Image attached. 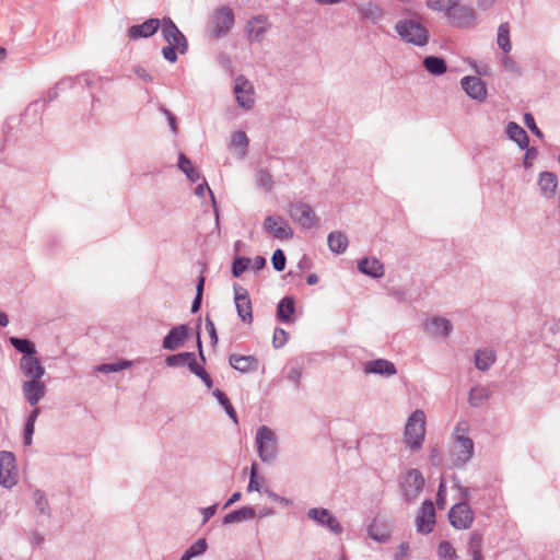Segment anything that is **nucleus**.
I'll list each match as a JSON object with an SVG mask.
<instances>
[{"label":"nucleus","mask_w":560,"mask_h":560,"mask_svg":"<svg viewBox=\"0 0 560 560\" xmlns=\"http://www.w3.org/2000/svg\"><path fill=\"white\" fill-rule=\"evenodd\" d=\"M469 423L459 421L453 432V444L450 451V457L453 466L462 467L466 465L474 455V442L468 436Z\"/></svg>","instance_id":"obj_1"},{"label":"nucleus","mask_w":560,"mask_h":560,"mask_svg":"<svg viewBox=\"0 0 560 560\" xmlns=\"http://www.w3.org/2000/svg\"><path fill=\"white\" fill-rule=\"evenodd\" d=\"M425 413L417 409L410 413L404 430V441L411 451H419L425 438Z\"/></svg>","instance_id":"obj_2"},{"label":"nucleus","mask_w":560,"mask_h":560,"mask_svg":"<svg viewBox=\"0 0 560 560\" xmlns=\"http://www.w3.org/2000/svg\"><path fill=\"white\" fill-rule=\"evenodd\" d=\"M395 31L401 40L423 47L429 42V32L425 26L416 19H402L395 25Z\"/></svg>","instance_id":"obj_3"},{"label":"nucleus","mask_w":560,"mask_h":560,"mask_svg":"<svg viewBox=\"0 0 560 560\" xmlns=\"http://www.w3.org/2000/svg\"><path fill=\"white\" fill-rule=\"evenodd\" d=\"M255 440L259 458L264 463L272 462L278 454L276 433L267 425H261L257 430Z\"/></svg>","instance_id":"obj_4"},{"label":"nucleus","mask_w":560,"mask_h":560,"mask_svg":"<svg viewBox=\"0 0 560 560\" xmlns=\"http://www.w3.org/2000/svg\"><path fill=\"white\" fill-rule=\"evenodd\" d=\"M425 479L420 470L411 468L400 476L399 487L406 501L415 500L422 492Z\"/></svg>","instance_id":"obj_5"},{"label":"nucleus","mask_w":560,"mask_h":560,"mask_svg":"<svg viewBox=\"0 0 560 560\" xmlns=\"http://www.w3.org/2000/svg\"><path fill=\"white\" fill-rule=\"evenodd\" d=\"M233 94L237 105L248 112L256 103L255 89L253 83L243 74L237 75L233 81Z\"/></svg>","instance_id":"obj_6"},{"label":"nucleus","mask_w":560,"mask_h":560,"mask_svg":"<svg viewBox=\"0 0 560 560\" xmlns=\"http://www.w3.org/2000/svg\"><path fill=\"white\" fill-rule=\"evenodd\" d=\"M234 25V13L229 7L215 9L210 19V33L214 37L226 35Z\"/></svg>","instance_id":"obj_7"},{"label":"nucleus","mask_w":560,"mask_h":560,"mask_svg":"<svg viewBox=\"0 0 560 560\" xmlns=\"http://www.w3.org/2000/svg\"><path fill=\"white\" fill-rule=\"evenodd\" d=\"M18 483L16 459L13 453L0 452V485L12 488Z\"/></svg>","instance_id":"obj_8"},{"label":"nucleus","mask_w":560,"mask_h":560,"mask_svg":"<svg viewBox=\"0 0 560 560\" xmlns=\"http://www.w3.org/2000/svg\"><path fill=\"white\" fill-rule=\"evenodd\" d=\"M290 218L304 229L317 226L318 218L313 208L304 202H294L289 207Z\"/></svg>","instance_id":"obj_9"},{"label":"nucleus","mask_w":560,"mask_h":560,"mask_svg":"<svg viewBox=\"0 0 560 560\" xmlns=\"http://www.w3.org/2000/svg\"><path fill=\"white\" fill-rule=\"evenodd\" d=\"M264 230L277 240H291L293 237V229L290 224L279 215H268L262 223Z\"/></svg>","instance_id":"obj_10"},{"label":"nucleus","mask_w":560,"mask_h":560,"mask_svg":"<svg viewBox=\"0 0 560 560\" xmlns=\"http://www.w3.org/2000/svg\"><path fill=\"white\" fill-rule=\"evenodd\" d=\"M307 517L314 521L317 525L329 529L336 535L342 533V526L337 517L327 509L313 508L307 511Z\"/></svg>","instance_id":"obj_11"},{"label":"nucleus","mask_w":560,"mask_h":560,"mask_svg":"<svg viewBox=\"0 0 560 560\" xmlns=\"http://www.w3.org/2000/svg\"><path fill=\"white\" fill-rule=\"evenodd\" d=\"M448 520L454 528L467 529L474 522V513L466 502H459L451 508Z\"/></svg>","instance_id":"obj_12"},{"label":"nucleus","mask_w":560,"mask_h":560,"mask_svg":"<svg viewBox=\"0 0 560 560\" xmlns=\"http://www.w3.org/2000/svg\"><path fill=\"white\" fill-rule=\"evenodd\" d=\"M162 36L170 45L177 47V50L180 54L186 52L187 40L170 18H164L162 20Z\"/></svg>","instance_id":"obj_13"},{"label":"nucleus","mask_w":560,"mask_h":560,"mask_svg":"<svg viewBox=\"0 0 560 560\" xmlns=\"http://www.w3.org/2000/svg\"><path fill=\"white\" fill-rule=\"evenodd\" d=\"M270 28L266 16L257 15L249 19L245 25V34L249 43L261 42Z\"/></svg>","instance_id":"obj_14"},{"label":"nucleus","mask_w":560,"mask_h":560,"mask_svg":"<svg viewBox=\"0 0 560 560\" xmlns=\"http://www.w3.org/2000/svg\"><path fill=\"white\" fill-rule=\"evenodd\" d=\"M435 523V510L432 501H424L420 509V514L416 518L417 532L429 534Z\"/></svg>","instance_id":"obj_15"},{"label":"nucleus","mask_w":560,"mask_h":560,"mask_svg":"<svg viewBox=\"0 0 560 560\" xmlns=\"http://www.w3.org/2000/svg\"><path fill=\"white\" fill-rule=\"evenodd\" d=\"M454 25L459 27L474 26L477 23V14L474 8L469 5H456L447 18Z\"/></svg>","instance_id":"obj_16"},{"label":"nucleus","mask_w":560,"mask_h":560,"mask_svg":"<svg viewBox=\"0 0 560 560\" xmlns=\"http://www.w3.org/2000/svg\"><path fill=\"white\" fill-rule=\"evenodd\" d=\"M463 90L475 101L483 102L487 97V89L483 81L478 77H464L460 81Z\"/></svg>","instance_id":"obj_17"},{"label":"nucleus","mask_w":560,"mask_h":560,"mask_svg":"<svg viewBox=\"0 0 560 560\" xmlns=\"http://www.w3.org/2000/svg\"><path fill=\"white\" fill-rule=\"evenodd\" d=\"M424 330L431 337H443L444 338V337H447L452 332L453 325L447 318H444L441 316H433L425 320Z\"/></svg>","instance_id":"obj_18"},{"label":"nucleus","mask_w":560,"mask_h":560,"mask_svg":"<svg viewBox=\"0 0 560 560\" xmlns=\"http://www.w3.org/2000/svg\"><path fill=\"white\" fill-rule=\"evenodd\" d=\"M22 392L27 402L35 406L45 396L46 385L40 380H26L22 384Z\"/></svg>","instance_id":"obj_19"},{"label":"nucleus","mask_w":560,"mask_h":560,"mask_svg":"<svg viewBox=\"0 0 560 560\" xmlns=\"http://www.w3.org/2000/svg\"><path fill=\"white\" fill-rule=\"evenodd\" d=\"M20 369L27 380H40L45 374V368L35 355H23Z\"/></svg>","instance_id":"obj_20"},{"label":"nucleus","mask_w":560,"mask_h":560,"mask_svg":"<svg viewBox=\"0 0 560 560\" xmlns=\"http://www.w3.org/2000/svg\"><path fill=\"white\" fill-rule=\"evenodd\" d=\"M235 306L237 311V315L246 324H252L253 322V311H252V302L248 292L245 289L235 290Z\"/></svg>","instance_id":"obj_21"},{"label":"nucleus","mask_w":560,"mask_h":560,"mask_svg":"<svg viewBox=\"0 0 560 560\" xmlns=\"http://www.w3.org/2000/svg\"><path fill=\"white\" fill-rule=\"evenodd\" d=\"M357 11L362 21L378 22L384 16V10L380 4L372 0H368L357 4Z\"/></svg>","instance_id":"obj_22"},{"label":"nucleus","mask_w":560,"mask_h":560,"mask_svg":"<svg viewBox=\"0 0 560 560\" xmlns=\"http://www.w3.org/2000/svg\"><path fill=\"white\" fill-rule=\"evenodd\" d=\"M188 336V329L185 325H179L171 329L163 339V348L166 350L178 349Z\"/></svg>","instance_id":"obj_23"},{"label":"nucleus","mask_w":560,"mask_h":560,"mask_svg":"<svg viewBox=\"0 0 560 560\" xmlns=\"http://www.w3.org/2000/svg\"><path fill=\"white\" fill-rule=\"evenodd\" d=\"M364 372L378 374L382 376H393L397 373L396 366L388 360L377 359L368 361L364 365Z\"/></svg>","instance_id":"obj_24"},{"label":"nucleus","mask_w":560,"mask_h":560,"mask_svg":"<svg viewBox=\"0 0 560 560\" xmlns=\"http://www.w3.org/2000/svg\"><path fill=\"white\" fill-rule=\"evenodd\" d=\"M160 26L159 19H149L140 25H132L128 30V35L132 39L145 38L153 35Z\"/></svg>","instance_id":"obj_25"},{"label":"nucleus","mask_w":560,"mask_h":560,"mask_svg":"<svg viewBox=\"0 0 560 560\" xmlns=\"http://www.w3.org/2000/svg\"><path fill=\"white\" fill-rule=\"evenodd\" d=\"M360 272L372 278H381L384 276V265L377 258H363L358 262Z\"/></svg>","instance_id":"obj_26"},{"label":"nucleus","mask_w":560,"mask_h":560,"mask_svg":"<svg viewBox=\"0 0 560 560\" xmlns=\"http://www.w3.org/2000/svg\"><path fill=\"white\" fill-rule=\"evenodd\" d=\"M230 364L233 369L240 371V372H249L257 368V360L252 355H238V354H232L230 357Z\"/></svg>","instance_id":"obj_27"},{"label":"nucleus","mask_w":560,"mask_h":560,"mask_svg":"<svg viewBox=\"0 0 560 560\" xmlns=\"http://www.w3.org/2000/svg\"><path fill=\"white\" fill-rule=\"evenodd\" d=\"M538 185L541 194L547 198H551L558 187V179L555 174L542 172L539 176Z\"/></svg>","instance_id":"obj_28"},{"label":"nucleus","mask_w":560,"mask_h":560,"mask_svg":"<svg viewBox=\"0 0 560 560\" xmlns=\"http://www.w3.org/2000/svg\"><path fill=\"white\" fill-rule=\"evenodd\" d=\"M327 243L329 249L336 254L345 253L349 244L347 235L339 231L329 233Z\"/></svg>","instance_id":"obj_29"},{"label":"nucleus","mask_w":560,"mask_h":560,"mask_svg":"<svg viewBox=\"0 0 560 560\" xmlns=\"http://www.w3.org/2000/svg\"><path fill=\"white\" fill-rule=\"evenodd\" d=\"M249 140L247 135L240 130L232 135L230 141V149L235 152V154L240 158H244L247 152Z\"/></svg>","instance_id":"obj_30"},{"label":"nucleus","mask_w":560,"mask_h":560,"mask_svg":"<svg viewBox=\"0 0 560 560\" xmlns=\"http://www.w3.org/2000/svg\"><path fill=\"white\" fill-rule=\"evenodd\" d=\"M506 133H508L509 138L511 140H513L514 142H516L521 149H525L528 147V142H529L528 136H527L526 131L521 126H518L516 122H513V121L509 122V125L506 127Z\"/></svg>","instance_id":"obj_31"},{"label":"nucleus","mask_w":560,"mask_h":560,"mask_svg":"<svg viewBox=\"0 0 560 560\" xmlns=\"http://www.w3.org/2000/svg\"><path fill=\"white\" fill-rule=\"evenodd\" d=\"M255 517V511L250 506H243L236 511L226 514L223 518V524L229 525L233 523H241L244 521L253 520Z\"/></svg>","instance_id":"obj_32"},{"label":"nucleus","mask_w":560,"mask_h":560,"mask_svg":"<svg viewBox=\"0 0 560 560\" xmlns=\"http://www.w3.org/2000/svg\"><path fill=\"white\" fill-rule=\"evenodd\" d=\"M495 361V353L493 350L479 349L475 353V365L480 371H487Z\"/></svg>","instance_id":"obj_33"},{"label":"nucleus","mask_w":560,"mask_h":560,"mask_svg":"<svg viewBox=\"0 0 560 560\" xmlns=\"http://www.w3.org/2000/svg\"><path fill=\"white\" fill-rule=\"evenodd\" d=\"M177 165L191 183H196L200 179L201 174L199 170L192 165L191 161L185 154L179 153Z\"/></svg>","instance_id":"obj_34"},{"label":"nucleus","mask_w":560,"mask_h":560,"mask_svg":"<svg viewBox=\"0 0 560 560\" xmlns=\"http://www.w3.org/2000/svg\"><path fill=\"white\" fill-rule=\"evenodd\" d=\"M460 1L462 0H427L425 4L430 10L442 12L448 18Z\"/></svg>","instance_id":"obj_35"},{"label":"nucleus","mask_w":560,"mask_h":560,"mask_svg":"<svg viewBox=\"0 0 560 560\" xmlns=\"http://www.w3.org/2000/svg\"><path fill=\"white\" fill-rule=\"evenodd\" d=\"M425 70L433 75L444 74L447 70L446 62L443 58L428 56L423 59Z\"/></svg>","instance_id":"obj_36"},{"label":"nucleus","mask_w":560,"mask_h":560,"mask_svg":"<svg viewBox=\"0 0 560 560\" xmlns=\"http://www.w3.org/2000/svg\"><path fill=\"white\" fill-rule=\"evenodd\" d=\"M294 310V300L290 296H285L278 305L277 316L280 320L290 323L292 322Z\"/></svg>","instance_id":"obj_37"},{"label":"nucleus","mask_w":560,"mask_h":560,"mask_svg":"<svg viewBox=\"0 0 560 560\" xmlns=\"http://www.w3.org/2000/svg\"><path fill=\"white\" fill-rule=\"evenodd\" d=\"M489 397H490L489 389L485 386L477 385L470 389L468 402L474 407H479Z\"/></svg>","instance_id":"obj_38"},{"label":"nucleus","mask_w":560,"mask_h":560,"mask_svg":"<svg viewBox=\"0 0 560 560\" xmlns=\"http://www.w3.org/2000/svg\"><path fill=\"white\" fill-rule=\"evenodd\" d=\"M10 342L18 351L22 352L23 355L36 354L35 346L27 339L11 337Z\"/></svg>","instance_id":"obj_39"},{"label":"nucleus","mask_w":560,"mask_h":560,"mask_svg":"<svg viewBox=\"0 0 560 560\" xmlns=\"http://www.w3.org/2000/svg\"><path fill=\"white\" fill-rule=\"evenodd\" d=\"M131 364H132L131 361L120 360V361L114 362V363L100 364L95 368V371L100 372V373H114V372H119V371L129 369L131 366Z\"/></svg>","instance_id":"obj_40"},{"label":"nucleus","mask_w":560,"mask_h":560,"mask_svg":"<svg viewBox=\"0 0 560 560\" xmlns=\"http://www.w3.org/2000/svg\"><path fill=\"white\" fill-rule=\"evenodd\" d=\"M498 45L505 52L511 50L510 27L508 23H502L498 28Z\"/></svg>","instance_id":"obj_41"},{"label":"nucleus","mask_w":560,"mask_h":560,"mask_svg":"<svg viewBox=\"0 0 560 560\" xmlns=\"http://www.w3.org/2000/svg\"><path fill=\"white\" fill-rule=\"evenodd\" d=\"M213 396L223 406L224 410L226 411L229 417L233 420V422L237 423L236 412H235L233 406L231 405L229 398L226 397V395L223 392H221L220 389H214Z\"/></svg>","instance_id":"obj_42"},{"label":"nucleus","mask_w":560,"mask_h":560,"mask_svg":"<svg viewBox=\"0 0 560 560\" xmlns=\"http://www.w3.org/2000/svg\"><path fill=\"white\" fill-rule=\"evenodd\" d=\"M369 535L372 539L378 542H386L389 538L388 530L377 523H372L369 526Z\"/></svg>","instance_id":"obj_43"},{"label":"nucleus","mask_w":560,"mask_h":560,"mask_svg":"<svg viewBox=\"0 0 560 560\" xmlns=\"http://www.w3.org/2000/svg\"><path fill=\"white\" fill-rule=\"evenodd\" d=\"M194 359L192 352H182L178 354H173L166 358L165 362L168 366L175 368V366H182L187 365L188 361Z\"/></svg>","instance_id":"obj_44"},{"label":"nucleus","mask_w":560,"mask_h":560,"mask_svg":"<svg viewBox=\"0 0 560 560\" xmlns=\"http://www.w3.org/2000/svg\"><path fill=\"white\" fill-rule=\"evenodd\" d=\"M438 556L441 560H455L457 557L454 547L448 541L440 542Z\"/></svg>","instance_id":"obj_45"},{"label":"nucleus","mask_w":560,"mask_h":560,"mask_svg":"<svg viewBox=\"0 0 560 560\" xmlns=\"http://www.w3.org/2000/svg\"><path fill=\"white\" fill-rule=\"evenodd\" d=\"M33 499H34V502H35V505L37 508V510L42 513V514H48V501L45 497V493L40 490H35L33 492Z\"/></svg>","instance_id":"obj_46"},{"label":"nucleus","mask_w":560,"mask_h":560,"mask_svg":"<svg viewBox=\"0 0 560 560\" xmlns=\"http://www.w3.org/2000/svg\"><path fill=\"white\" fill-rule=\"evenodd\" d=\"M250 259L246 257L236 258L232 266V273L235 278H238L244 271L249 268Z\"/></svg>","instance_id":"obj_47"},{"label":"nucleus","mask_w":560,"mask_h":560,"mask_svg":"<svg viewBox=\"0 0 560 560\" xmlns=\"http://www.w3.org/2000/svg\"><path fill=\"white\" fill-rule=\"evenodd\" d=\"M257 185L269 191L272 188V177L266 170H260L256 177Z\"/></svg>","instance_id":"obj_48"},{"label":"nucleus","mask_w":560,"mask_h":560,"mask_svg":"<svg viewBox=\"0 0 560 560\" xmlns=\"http://www.w3.org/2000/svg\"><path fill=\"white\" fill-rule=\"evenodd\" d=\"M206 192H208L211 197V200H212V206L214 208V212H215V217L218 218L219 217V213H218V209H217V203H215V198L213 196V192L212 190L210 189V187L208 186L207 182L203 180L201 184H199L196 188H195V194L196 196L200 197V198H203Z\"/></svg>","instance_id":"obj_49"},{"label":"nucleus","mask_w":560,"mask_h":560,"mask_svg":"<svg viewBox=\"0 0 560 560\" xmlns=\"http://www.w3.org/2000/svg\"><path fill=\"white\" fill-rule=\"evenodd\" d=\"M289 339L288 332L282 328H277L273 332L272 343L275 348L283 347Z\"/></svg>","instance_id":"obj_50"},{"label":"nucleus","mask_w":560,"mask_h":560,"mask_svg":"<svg viewBox=\"0 0 560 560\" xmlns=\"http://www.w3.org/2000/svg\"><path fill=\"white\" fill-rule=\"evenodd\" d=\"M275 270L282 271L285 267V256L281 249H276L271 258Z\"/></svg>","instance_id":"obj_51"},{"label":"nucleus","mask_w":560,"mask_h":560,"mask_svg":"<svg viewBox=\"0 0 560 560\" xmlns=\"http://www.w3.org/2000/svg\"><path fill=\"white\" fill-rule=\"evenodd\" d=\"M436 504L440 509H444L446 505V483L444 479H441L439 485Z\"/></svg>","instance_id":"obj_52"},{"label":"nucleus","mask_w":560,"mask_h":560,"mask_svg":"<svg viewBox=\"0 0 560 560\" xmlns=\"http://www.w3.org/2000/svg\"><path fill=\"white\" fill-rule=\"evenodd\" d=\"M524 122L526 127L538 138H542V132L536 126L535 119L532 114L527 113L524 115Z\"/></svg>","instance_id":"obj_53"},{"label":"nucleus","mask_w":560,"mask_h":560,"mask_svg":"<svg viewBox=\"0 0 560 560\" xmlns=\"http://www.w3.org/2000/svg\"><path fill=\"white\" fill-rule=\"evenodd\" d=\"M207 550V542L205 539H198L196 542H194L189 548L188 551L192 555V557H197L202 555Z\"/></svg>","instance_id":"obj_54"},{"label":"nucleus","mask_w":560,"mask_h":560,"mask_svg":"<svg viewBox=\"0 0 560 560\" xmlns=\"http://www.w3.org/2000/svg\"><path fill=\"white\" fill-rule=\"evenodd\" d=\"M176 50H177V47H175L174 45H170V44H168V46H166V47H164V48L162 49L163 57H164L167 61H170V62L174 63V62H176V60H177V54H176Z\"/></svg>","instance_id":"obj_55"},{"label":"nucleus","mask_w":560,"mask_h":560,"mask_svg":"<svg viewBox=\"0 0 560 560\" xmlns=\"http://www.w3.org/2000/svg\"><path fill=\"white\" fill-rule=\"evenodd\" d=\"M34 429H35V422L26 421L25 428H24V444L26 446H30L33 442Z\"/></svg>","instance_id":"obj_56"},{"label":"nucleus","mask_w":560,"mask_h":560,"mask_svg":"<svg viewBox=\"0 0 560 560\" xmlns=\"http://www.w3.org/2000/svg\"><path fill=\"white\" fill-rule=\"evenodd\" d=\"M409 545L407 542H402L397 547L395 552V560H407L409 557Z\"/></svg>","instance_id":"obj_57"},{"label":"nucleus","mask_w":560,"mask_h":560,"mask_svg":"<svg viewBox=\"0 0 560 560\" xmlns=\"http://www.w3.org/2000/svg\"><path fill=\"white\" fill-rule=\"evenodd\" d=\"M187 366L189 368L190 372L198 377H201L206 373L205 369L196 362L195 358L191 359V361H188Z\"/></svg>","instance_id":"obj_58"},{"label":"nucleus","mask_w":560,"mask_h":560,"mask_svg":"<svg viewBox=\"0 0 560 560\" xmlns=\"http://www.w3.org/2000/svg\"><path fill=\"white\" fill-rule=\"evenodd\" d=\"M206 329L210 335L212 345H217L218 335H217L215 326H214L213 322L209 318L206 319Z\"/></svg>","instance_id":"obj_59"},{"label":"nucleus","mask_w":560,"mask_h":560,"mask_svg":"<svg viewBox=\"0 0 560 560\" xmlns=\"http://www.w3.org/2000/svg\"><path fill=\"white\" fill-rule=\"evenodd\" d=\"M217 504L210 505L201 510L202 524L207 523L217 512Z\"/></svg>","instance_id":"obj_60"},{"label":"nucleus","mask_w":560,"mask_h":560,"mask_svg":"<svg viewBox=\"0 0 560 560\" xmlns=\"http://www.w3.org/2000/svg\"><path fill=\"white\" fill-rule=\"evenodd\" d=\"M266 492L268 493L269 498L272 501H275V502H278V503H281V504H284V505L291 504L290 500H288V499H285L283 497H280V495H278L277 493H275V492H272L270 490H267Z\"/></svg>","instance_id":"obj_61"},{"label":"nucleus","mask_w":560,"mask_h":560,"mask_svg":"<svg viewBox=\"0 0 560 560\" xmlns=\"http://www.w3.org/2000/svg\"><path fill=\"white\" fill-rule=\"evenodd\" d=\"M260 489H261V485L257 480V478L250 477L249 483L247 486V491L248 492H250V491H260Z\"/></svg>","instance_id":"obj_62"},{"label":"nucleus","mask_w":560,"mask_h":560,"mask_svg":"<svg viewBox=\"0 0 560 560\" xmlns=\"http://www.w3.org/2000/svg\"><path fill=\"white\" fill-rule=\"evenodd\" d=\"M495 0H478L477 7L480 10H488L494 4Z\"/></svg>","instance_id":"obj_63"},{"label":"nucleus","mask_w":560,"mask_h":560,"mask_svg":"<svg viewBox=\"0 0 560 560\" xmlns=\"http://www.w3.org/2000/svg\"><path fill=\"white\" fill-rule=\"evenodd\" d=\"M253 262H254V268L256 270H260L266 266V259L261 256L255 257Z\"/></svg>","instance_id":"obj_64"}]
</instances>
